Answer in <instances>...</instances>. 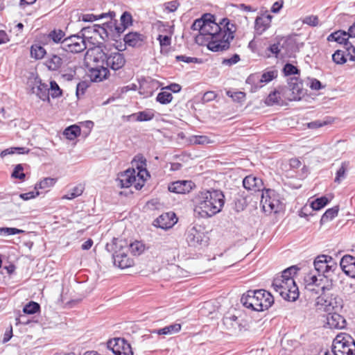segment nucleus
<instances>
[{
    "label": "nucleus",
    "instance_id": "50",
    "mask_svg": "<svg viewBox=\"0 0 355 355\" xmlns=\"http://www.w3.org/2000/svg\"><path fill=\"white\" fill-rule=\"evenodd\" d=\"M37 95L41 100H42L44 101H50L49 96L51 94H49V89L48 88V85L46 84H41L40 86H38Z\"/></svg>",
    "mask_w": 355,
    "mask_h": 355
},
{
    "label": "nucleus",
    "instance_id": "64",
    "mask_svg": "<svg viewBox=\"0 0 355 355\" xmlns=\"http://www.w3.org/2000/svg\"><path fill=\"white\" fill-rule=\"evenodd\" d=\"M180 3L177 0L171 1L165 3V9L170 12H175L179 7Z\"/></svg>",
    "mask_w": 355,
    "mask_h": 355
},
{
    "label": "nucleus",
    "instance_id": "42",
    "mask_svg": "<svg viewBox=\"0 0 355 355\" xmlns=\"http://www.w3.org/2000/svg\"><path fill=\"white\" fill-rule=\"evenodd\" d=\"M46 53L45 49L41 45L33 44L31 47V55L36 60L43 58Z\"/></svg>",
    "mask_w": 355,
    "mask_h": 355
},
{
    "label": "nucleus",
    "instance_id": "41",
    "mask_svg": "<svg viewBox=\"0 0 355 355\" xmlns=\"http://www.w3.org/2000/svg\"><path fill=\"white\" fill-rule=\"evenodd\" d=\"M65 33L61 29H53L48 34V38L51 40L54 43L58 44L62 42L65 38Z\"/></svg>",
    "mask_w": 355,
    "mask_h": 355
},
{
    "label": "nucleus",
    "instance_id": "19",
    "mask_svg": "<svg viewBox=\"0 0 355 355\" xmlns=\"http://www.w3.org/2000/svg\"><path fill=\"white\" fill-rule=\"evenodd\" d=\"M272 16L262 15L256 17L254 21V33L256 35H262L270 26Z\"/></svg>",
    "mask_w": 355,
    "mask_h": 355
},
{
    "label": "nucleus",
    "instance_id": "52",
    "mask_svg": "<svg viewBox=\"0 0 355 355\" xmlns=\"http://www.w3.org/2000/svg\"><path fill=\"white\" fill-rule=\"evenodd\" d=\"M49 94L53 98L60 97L62 95V90L55 80L50 82Z\"/></svg>",
    "mask_w": 355,
    "mask_h": 355
},
{
    "label": "nucleus",
    "instance_id": "20",
    "mask_svg": "<svg viewBox=\"0 0 355 355\" xmlns=\"http://www.w3.org/2000/svg\"><path fill=\"white\" fill-rule=\"evenodd\" d=\"M343 271L349 277L355 278V257L349 254L343 257L340 261Z\"/></svg>",
    "mask_w": 355,
    "mask_h": 355
},
{
    "label": "nucleus",
    "instance_id": "22",
    "mask_svg": "<svg viewBox=\"0 0 355 355\" xmlns=\"http://www.w3.org/2000/svg\"><path fill=\"white\" fill-rule=\"evenodd\" d=\"M193 184L191 181L180 180L169 184L168 189L173 193H187L191 190Z\"/></svg>",
    "mask_w": 355,
    "mask_h": 355
},
{
    "label": "nucleus",
    "instance_id": "31",
    "mask_svg": "<svg viewBox=\"0 0 355 355\" xmlns=\"http://www.w3.org/2000/svg\"><path fill=\"white\" fill-rule=\"evenodd\" d=\"M319 277L320 278H318V277L315 275H309L304 279L305 288H309L310 286H317L318 288H321V286H324L322 283L324 281V277L322 275Z\"/></svg>",
    "mask_w": 355,
    "mask_h": 355
},
{
    "label": "nucleus",
    "instance_id": "60",
    "mask_svg": "<svg viewBox=\"0 0 355 355\" xmlns=\"http://www.w3.org/2000/svg\"><path fill=\"white\" fill-rule=\"evenodd\" d=\"M88 87L89 85L86 81H80L77 84L76 94L78 98L80 96L85 94Z\"/></svg>",
    "mask_w": 355,
    "mask_h": 355
},
{
    "label": "nucleus",
    "instance_id": "45",
    "mask_svg": "<svg viewBox=\"0 0 355 355\" xmlns=\"http://www.w3.org/2000/svg\"><path fill=\"white\" fill-rule=\"evenodd\" d=\"M40 311V305L36 302L31 301L23 308L25 314L32 315Z\"/></svg>",
    "mask_w": 355,
    "mask_h": 355
},
{
    "label": "nucleus",
    "instance_id": "54",
    "mask_svg": "<svg viewBox=\"0 0 355 355\" xmlns=\"http://www.w3.org/2000/svg\"><path fill=\"white\" fill-rule=\"evenodd\" d=\"M234 209L237 212L244 210L248 205L246 199L241 196L236 197L234 200Z\"/></svg>",
    "mask_w": 355,
    "mask_h": 355
},
{
    "label": "nucleus",
    "instance_id": "3",
    "mask_svg": "<svg viewBox=\"0 0 355 355\" xmlns=\"http://www.w3.org/2000/svg\"><path fill=\"white\" fill-rule=\"evenodd\" d=\"M299 270L297 266H290L284 270L281 275H277L272 280V288L285 300L294 302L299 297L298 287L294 280V276Z\"/></svg>",
    "mask_w": 355,
    "mask_h": 355
},
{
    "label": "nucleus",
    "instance_id": "57",
    "mask_svg": "<svg viewBox=\"0 0 355 355\" xmlns=\"http://www.w3.org/2000/svg\"><path fill=\"white\" fill-rule=\"evenodd\" d=\"M227 95L232 98L234 102L241 103L245 99V94L243 92L227 91Z\"/></svg>",
    "mask_w": 355,
    "mask_h": 355
},
{
    "label": "nucleus",
    "instance_id": "30",
    "mask_svg": "<svg viewBox=\"0 0 355 355\" xmlns=\"http://www.w3.org/2000/svg\"><path fill=\"white\" fill-rule=\"evenodd\" d=\"M63 63L62 58L55 54H52L46 61V66L49 71L58 70Z\"/></svg>",
    "mask_w": 355,
    "mask_h": 355
},
{
    "label": "nucleus",
    "instance_id": "47",
    "mask_svg": "<svg viewBox=\"0 0 355 355\" xmlns=\"http://www.w3.org/2000/svg\"><path fill=\"white\" fill-rule=\"evenodd\" d=\"M144 245L140 241H136L133 243H128V251L130 250L135 256L141 254L144 251Z\"/></svg>",
    "mask_w": 355,
    "mask_h": 355
},
{
    "label": "nucleus",
    "instance_id": "1",
    "mask_svg": "<svg viewBox=\"0 0 355 355\" xmlns=\"http://www.w3.org/2000/svg\"><path fill=\"white\" fill-rule=\"evenodd\" d=\"M193 31H198L200 35L206 36L207 49L212 52H223L230 47V42L235 37L236 26L224 17L219 22L215 21V16L204 14L196 19L191 25Z\"/></svg>",
    "mask_w": 355,
    "mask_h": 355
},
{
    "label": "nucleus",
    "instance_id": "34",
    "mask_svg": "<svg viewBox=\"0 0 355 355\" xmlns=\"http://www.w3.org/2000/svg\"><path fill=\"white\" fill-rule=\"evenodd\" d=\"M107 16L115 17V12L113 11H110L108 12L101 13L100 15L84 14L82 15L81 19L85 22H92L98 19L106 18Z\"/></svg>",
    "mask_w": 355,
    "mask_h": 355
},
{
    "label": "nucleus",
    "instance_id": "5",
    "mask_svg": "<svg viewBox=\"0 0 355 355\" xmlns=\"http://www.w3.org/2000/svg\"><path fill=\"white\" fill-rule=\"evenodd\" d=\"M110 17V21L103 23L102 25L94 24L93 26L83 28L81 29L82 33L83 34L87 29L92 28L104 40L110 39L116 42L121 41V33L117 20L113 19L114 17Z\"/></svg>",
    "mask_w": 355,
    "mask_h": 355
},
{
    "label": "nucleus",
    "instance_id": "61",
    "mask_svg": "<svg viewBox=\"0 0 355 355\" xmlns=\"http://www.w3.org/2000/svg\"><path fill=\"white\" fill-rule=\"evenodd\" d=\"M319 22L318 17L316 15H310L306 17L304 20L303 23L306 24L307 25H309L311 26H318Z\"/></svg>",
    "mask_w": 355,
    "mask_h": 355
},
{
    "label": "nucleus",
    "instance_id": "44",
    "mask_svg": "<svg viewBox=\"0 0 355 355\" xmlns=\"http://www.w3.org/2000/svg\"><path fill=\"white\" fill-rule=\"evenodd\" d=\"M30 152V149L26 147H12L7 148L3 150L1 153V157H4L7 155L17 153L19 155L28 154Z\"/></svg>",
    "mask_w": 355,
    "mask_h": 355
},
{
    "label": "nucleus",
    "instance_id": "46",
    "mask_svg": "<svg viewBox=\"0 0 355 355\" xmlns=\"http://www.w3.org/2000/svg\"><path fill=\"white\" fill-rule=\"evenodd\" d=\"M173 98V97L171 93L162 91L157 94L156 96V101L162 105H167L172 101Z\"/></svg>",
    "mask_w": 355,
    "mask_h": 355
},
{
    "label": "nucleus",
    "instance_id": "29",
    "mask_svg": "<svg viewBox=\"0 0 355 355\" xmlns=\"http://www.w3.org/2000/svg\"><path fill=\"white\" fill-rule=\"evenodd\" d=\"M281 87H279L278 89H276L269 94L268 97L266 99V104L268 106H272L274 105H282L283 98L282 96Z\"/></svg>",
    "mask_w": 355,
    "mask_h": 355
},
{
    "label": "nucleus",
    "instance_id": "14",
    "mask_svg": "<svg viewBox=\"0 0 355 355\" xmlns=\"http://www.w3.org/2000/svg\"><path fill=\"white\" fill-rule=\"evenodd\" d=\"M146 37L141 33L138 32H129L125 34L123 40L124 44L120 42V45L116 46L118 51H123L125 49V46H128L133 48H139L143 46Z\"/></svg>",
    "mask_w": 355,
    "mask_h": 355
},
{
    "label": "nucleus",
    "instance_id": "28",
    "mask_svg": "<svg viewBox=\"0 0 355 355\" xmlns=\"http://www.w3.org/2000/svg\"><path fill=\"white\" fill-rule=\"evenodd\" d=\"M181 330V324L179 323H174L163 328L158 329H153L151 331L152 334H156L157 335H171L179 332Z\"/></svg>",
    "mask_w": 355,
    "mask_h": 355
},
{
    "label": "nucleus",
    "instance_id": "21",
    "mask_svg": "<svg viewBox=\"0 0 355 355\" xmlns=\"http://www.w3.org/2000/svg\"><path fill=\"white\" fill-rule=\"evenodd\" d=\"M121 188H128L137 182L136 171L134 168H128L121 173L118 178Z\"/></svg>",
    "mask_w": 355,
    "mask_h": 355
},
{
    "label": "nucleus",
    "instance_id": "62",
    "mask_svg": "<svg viewBox=\"0 0 355 355\" xmlns=\"http://www.w3.org/2000/svg\"><path fill=\"white\" fill-rule=\"evenodd\" d=\"M311 207H308L307 205H304L301 208V209L298 211L299 216L302 218H305L308 220V217L309 216H313V214L312 213Z\"/></svg>",
    "mask_w": 355,
    "mask_h": 355
},
{
    "label": "nucleus",
    "instance_id": "43",
    "mask_svg": "<svg viewBox=\"0 0 355 355\" xmlns=\"http://www.w3.org/2000/svg\"><path fill=\"white\" fill-rule=\"evenodd\" d=\"M333 121L332 118L327 116L323 119H318L308 123L307 126L310 129H317L323 127L326 125L331 123Z\"/></svg>",
    "mask_w": 355,
    "mask_h": 355
},
{
    "label": "nucleus",
    "instance_id": "53",
    "mask_svg": "<svg viewBox=\"0 0 355 355\" xmlns=\"http://www.w3.org/2000/svg\"><path fill=\"white\" fill-rule=\"evenodd\" d=\"M333 61L337 64H343L347 62L345 51L336 50L332 55Z\"/></svg>",
    "mask_w": 355,
    "mask_h": 355
},
{
    "label": "nucleus",
    "instance_id": "58",
    "mask_svg": "<svg viewBox=\"0 0 355 355\" xmlns=\"http://www.w3.org/2000/svg\"><path fill=\"white\" fill-rule=\"evenodd\" d=\"M22 232H24L22 230L16 227H0V235L1 236L15 235Z\"/></svg>",
    "mask_w": 355,
    "mask_h": 355
},
{
    "label": "nucleus",
    "instance_id": "33",
    "mask_svg": "<svg viewBox=\"0 0 355 355\" xmlns=\"http://www.w3.org/2000/svg\"><path fill=\"white\" fill-rule=\"evenodd\" d=\"M121 23L119 24V26L121 31V34L124 33V31L132 24V15L128 12L125 11L122 13L120 17Z\"/></svg>",
    "mask_w": 355,
    "mask_h": 355
},
{
    "label": "nucleus",
    "instance_id": "63",
    "mask_svg": "<svg viewBox=\"0 0 355 355\" xmlns=\"http://www.w3.org/2000/svg\"><path fill=\"white\" fill-rule=\"evenodd\" d=\"M240 60L239 55L235 53L230 58L223 59L222 64L227 66H232L236 64Z\"/></svg>",
    "mask_w": 355,
    "mask_h": 355
},
{
    "label": "nucleus",
    "instance_id": "49",
    "mask_svg": "<svg viewBox=\"0 0 355 355\" xmlns=\"http://www.w3.org/2000/svg\"><path fill=\"white\" fill-rule=\"evenodd\" d=\"M282 73L284 76H289L291 75H300V70L293 64L287 62L284 64L282 69Z\"/></svg>",
    "mask_w": 355,
    "mask_h": 355
},
{
    "label": "nucleus",
    "instance_id": "16",
    "mask_svg": "<svg viewBox=\"0 0 355 355\" xmlns=\"http://www.w3.org/2000/svg\"><path fill=\"white\" fill-rule=\"evenodd\" d=\"M178 221L175 213L167 212L161 214L153 221V225L162 230L171 228Z\"/></svg>",
    "mask_w": 355,
    "mask_h": 355
},
{
    "label": "nucleus",
    "instance_id": "25",
    "mask_svg": "<svg viewBox=\"0 0 355 355\" xmlns=\"http://www.w3.org/2000/svg\"><path fill=\"white\" fill-rule=\"evenodd\" d=\"M110 74L109 69L103 64L100 67L89 69V76L93 82H101L106 79Z\"/></svg>",
    "mask_w": 355,
    "mask_h": 355
},
{
    "label": "nucleus",
    "instance_id": "8",
    "mask_svg": "<svg viewBox=\"0 0 355 355\" xmlns=\"http://www.w3.org/2000/svg\"><path fill=\"white\" fill-rule=\"evenodd\" d=\"M335 355H355V340L348 334L340 333L333 340Z\"/></svg>",
    "mask_w": 355,
    "mask_h": 355
},
{
    "label": "nucleus",
    "instance_id": "10",
    "mask_svg": "<svg viewBox=\"0 0 355 355\" xmlns=\"http://www.w3.org/2000/svg\"><path fill=\"white\" fill-rule=\"evenodd\" d=\"M186 235L187 243L191 247L201 248L208 245L209 238L200 226L189 228Z\"/></svg>",
    "mask_w": 355,
    "mask_h": 355
},
{
    "label": "nucleus",
    "instance_id": "17",
    "mask_svg": "<svg viewBox=\"0 0 355 355\" xmlns=\"http://www.w3.org/2000/svg\"><path fill=\"white\" fill-rule=\"evenodd\" d=\"M327 40L328 42H336L340 44H343L347 51H351V48L353 47V43L349 41V37L347 36L345 31L338 30L334 31L328 35Z\"/></svg>",
    "mask_w": 355,
    "mask_h": 355
},
{
    "label": "nucleus",
    "instance_id": "32",
    "mask_svg": "<svg viewBox=\"0 0 355 355\" xmlns=\"http://www.w3.org/2000/svg\"><path fill=\"white\" fill-rule=\"evenodd\" d=\"M330 202V200L325 196L317 198L310 202L311 211H319Z\"/></svg>",
    "mask_w": 355,
    "mask_h": 355
},
{
    "label": "nucleus",
    "instance_id": "37",
    "mask_svg": "<svg viewBox=\"0 0 355 355\" xmlns=\"http://www.w3.org/2000/svg\"><path fill=\"white\" fill-rule=\"evenodd\" d=\"M338 211V206H334L331 208L327 209L321 217L320 223H325L334 218L336 216H337Z\"/></svg>",
    "mask_w": 355,
    "mask_h": 355
},
{
    "label": "nucleus",
    "instance_id": "55",
    "mask_svg": "<svg viewBox=\"0 0 355 355\" xmlns=\"http://www.w3.org/2000/svg\"><path fill=\"white\" fill-rule=\"evenodd\" d=\"M11 177L21 180H24L25 179L26 175L24 173V168L22 164H19L15 166L11 174Z\"/></svg>",
    "mask_w": 355,
    "mask_h": 355
},
{
    "label": "nucleus",
    "instance_id": "6",
    "mask_svg": "<svg viewBox=\"0 0 355 355\" xmlns=\"http://www.w3.org/2000/svg\"><path fill=\"white\" fill-rule=\"evenodd\" d=\"M331 285L321 286V293L316 299L319 309L329 313L338 311L343 308V301L338 295L329 293Z\"/></svg>",
    "mask_w": 355,
    "mask_h": 355
},
{
    "label": "nucleus",
    "instance_id": "35",
    "mask_svg": "<svg viewBox=\"0 0 355 355\" xmlns=\"http://www.w3.org/2000/svg\"><path fill=\"white\" fill-rule=\"evenodd\" d=\"M57 179L52 178H44L35 186V189L38 191L39 189L47 191L49 188L54 186Z\"/></svg>",
    "mask_w": 355,
    "mask_h": 355
},
{
    "label": "nucleus",
    "instance_id": "36",
    "mask_svg": "<svg viewBox=\"0 0 355 355\" xmlns=\"http://www.w3.org/2000/svg\"><path fill=\"white\" fill-rule=\"evenodd\" d=\"M155 110L153 109H146L144 111L137 112V118L136 121L145 122L150 121L155 117Z\"/></svg>",
    "mask_w": 355,
    "mask_h": 355
},
{
    "label": "nucleus",
    "instance_id": "48",
    "mask_svg": "<svg viewBox=\"0 0 355 355\" xmlns=\"http://www.w3.org/2000/svg\"><path fill=\"white\" fill-rule=\"evenodd\" d=\"M123 338H114L110 339L107 343V347L109 349L112 350L114 355H121L119 352L121 346H118V341H122Z\"/></svg>",
    "mask_w": 355,
    "mask_h": 355
},
{
    "label": "nucleus",
    "instance_id": "4",
    "mask_svg": "<svg viewBox=\"0 0 355 355\" xmlns=\"http://www.w3.org/2000/svg\"><path fill=\"white\" fill-rule=\"evenodd\" d=\"M241 303L252 311H263L273 304L274 297L263 289L249 290L241 296Z\"/></svg>",
    "mask_w": 355,
    "mask_h": 355
},
{
    "label": "nucleus",
    "instance_id": "39",
    "mask_svg": "<svg viewBox=\"0 0 355 355\" xmlns=\"http://www.w3.org/2000/svg\"><path fill=\"white\" fill-rule=\"evenodd\" d=\"M84 186L82 184H79L73 187L71 189H69L67 194H65L62 198L67 200H73L76 197L81 196L84 191Z\"/></svg>",
    "mask_w": 355,
    "mask_h": 355
},
{
    "label": "nucleus",
    "instance_id": "51",
    "mask_svg": "<svg viewBox=\"0 0 355 355\" xmlns=\"http://www.w3.org/2000/svg\"><path fill=\"white\" fill-rule=\"evenodd\" d=\"M118 346H121L119 352L121 355H133V351L130 343L123 338L122 341H119Z\"/></svg>",
    "mask_w": 355,
    "mask_h": 355
},
{
    "label": "nucleus",
    "instance_id": "11",
    "mask_svg": "<svg viewBox=\"0 0 355 355\" xmlns=\"http://www.w3.org/2000/svg\"><path fill=\"white\" fill-rule=\"evenodd\" d=\"M261 205L264 212H277L280 205L279 195L271 189L261 191Z\"/></svg>",
    "mask_w": 355,
    "mask_h": 355
},
{
    "label": "nucleus",
    "instance_id": "23",
    "mask_svg": "<svg viewBox=\"0 0 355 355\" xmlns=\"http://www.w3.org/2000/svg\"><path fill=\"white\" fill-rule=\"evenodd\" d=\"M327 260L332 262V257L325 254L318 255L314 260L313 265L315 270L318 272V277H327Z\"/></svg>",
    "mask_w": 355,
    "mask_h": 355
},
{
    "label": "nucleus",
    "instance_id": "2",
    "mask_svg": "<svg viewBox=\"0 0 355 355\" xmlns=\"http://www.w3.org/2000/svg\"><path fill=\"white\" fill-rule=\"evenodd\" d=\"M195 212L202 218H208L219 213L225 204L223 193L217 189L200 192L195 200Z\"/></svg>",
    "mask_w": 355,
    "mask_h": 355
},
{
    "label": "nucleus",
    "instance_id": "24",
    "mask_svg": "<svg viewBox=\"0 0 355 355\" xmlns=\"http://www.w3.org/2000/svg\"><path fill=\"white\" fill-rule=\"evenodd\" d=\"M327 320V324L331 329H343L346 325L345 319L337 311L329 312Z\"/></svg>",
    "mask_w": 355,
    "mask_h": 355
},
{
    "label": "nucleus",
    "instance_id": "9",
    "mask_svg": "<svg viewBox=\"0 0 355 355\" xmlns=\"http://www.w3.org/2000/svg\"><path fill=\"white\" fill-rule=\"evenodd\" d=\"M87 48L84 35L81 31L76 35H71L65 37L61 42V49L72 53H78L83 51Z\"/></svg>",
    "mask_w": 355,
    "mask_h": 355
},
{
    "label": "nucleus",
    "instance_id": "26",
    "mask_svg": "<svg viewBox=\"0 0 355 355\" xmlns=\"http://www.w3.org/2000/svg\"><path fill=\"white\" fill-rule=\"evenodd\" d=\"M128 252H123L113 257V262L115 266L121 269L128 268L133 266V260L128 256Z\"/></svg>",
    "mask_w": 355,
    "mask_h": 355
},
{
    "label": "nucleus",
    "instance_id": "56",
    "mask_svg": "<svg viewBox=\"0 0 355 355\" xmlns=\"http://www.w3.org/2000/svg\"><path fill=\"white\" fill-rule=\"evenodd\" d=\"M193 144L205 145L210 144L211 139L205 135H194L190 139Z\"/></svg>",
    "mask_w": 355,
    "mask_h": 355
},
{
    "label": "nucleus",
    "instance_id": "12",
    "mask_svg": "<svg viewBox=\"0 0 355 355\" xmlns=\"http://www.w3.org/2000/svg\"><path fill=\"white\" fill-rule=\"evenodd\" d=\"M119 51L108 53L102 51L99 53L98 59L101 60L102 64H105L107 69L110 68L114 71H117L121 69L125 64L124 55Z\"/></svg>",
    "mask_w": 355,
    "mask_h": 355
},
{
    "label": "nucleus",
    "instance_id": "18",
    "mask_svg": "<svg viewBox=\"0 0 355 355\" xmlns=\"http://www.w3.org/2000/svg\"><path fill=\"white\" fill-rule=\"evenodd\" d=\"M243 186L248 191L254 192L262 191L265 189L262 180L253 175H249L243 179Z\"/></svg>",
    "mask_w": 355,
    "mask_h": 355
},
{
    "label": "nucleus",
    "instance_id": "27",
    "mask_svg": "<svg viewBox=\"0 0 355 355\" xmlns=\"http://www.w3.org/2000/svg\"><path fill=\"white\" fill-rule=\"evenodd\" d=\"M223 322L227 329L230 331L238 330L241 331L245 327V325H243L239 318L234 315L225 316L223 319Z\"/></svg>",
    "mask_w": 355,
    "mask_h": 355
},
{
    "label": "nucleus",
    "instance_id": "40",
    "mask_svg": "<svg viewBox=\"0 0 355 355\" xmlns=\"http://www.w3.org/2000/svg\"><path fill=\"white\" fill-rule=\"evenodd\" d=\"M349 166V162H343L341 164L340 167L337 170L336 173V177L334 182L337 184H340L342 180L346 178V173Z\"/></svg>",
    "mask_w": 355,
    "mask_h": 355
},
{
    "label": "nucleus",
    "instance_id": "59",
    "mask_svg": "<svg viewBox=\"0 0 355 355\" xmlns=\"http://www.w3.org/2000/svg\"><path fill=\"white\" fill-rule=\"evenodd\" d=\"M175 60L178 62H184L186 63H200V59L194 57H189L184 55H179L175 56Z\"/></svg>",
    "mask_w": 355,
    "mask_h": 355
},
{
    "label": "nucleus",
    "instance_id": "38",
    "mask_svg": "<svg viewBox=\"0 0 355 355\" xmlns=\"http://www.w3.org/2000/svg\"><path fill=\"white\" fill-rule=\"evenodd\" d=\"M64 135L69 140H73L80 134V128L77 125H71L65 128Z\"/></svg>",
    "mask_w": 355,
    "mask_h": 355
},
{
    "label": "nucleus",
    "instance_id": "15",
    "mask_svg": "<svg viewBox=\"0 0 355 355\" xmlns=\"http://www.w3.org/2000/svg\"><path fill=\"white\" fill-rule=\"evenodd\" d=\"M105 250L112 254L113 258L123 252H128V242L125 239L113 238L110 243L106 244Z\"/></svg>",
    "mask_w": 355,
    "mask_h": 355
},
{
    "label": "nucleus",
    "instance_id": "7",
    "mask_svg": "<svg viewBox=\"0 0 355 355\" xmlns=\"http://www.w3.org/2000/svg\"><path fill=\"white\" fill-rule=\"evenodd\" d=\"M287 86L281 87L283 99L288 101H300L305 94L302 80L297 77H291L287 79Z\"/></svg>",
    "mask_w": 355,
    "mask_h": 355
},
{
    "label": "nucleus",
    "instance_id": "13",
    "mask_svg": "<svg viewBox=\"0 0 355 355\" xmlns=\"http://www.w3.org/2000/svg\"><path fill=\"white\" fill-rule=\"evenodd\" d=\"M278 71L276 69L265 71L261 76L257 74L250 75L246 80V83L253 85L251 91L254 92L263 87L262 83H268L277 77Z\"/></svg>",
    "mask_w": 355,
    "mask_h": 355
}]
</instances>
